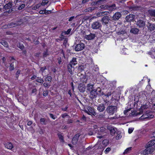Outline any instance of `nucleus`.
Wrapping results in <instances>:
<instances>
[{
	"label": "nucleus",
	"mask_w": 155,
	"mask_h": 155,
	"mask_svg": "<svg viewBox=\"0 0 155 155\" xmlns=\"http://www.w3.org/2000/svg\"><path fill=\"white\" fill-rule=\"evenodd\" d=\"M73 120L71 119H68L67 121V123L68 124H71L73 123Z\"/></svg>",
	"instance_id": "nucleus-54"
},
{
	"label": "nucleus",
	"mask_w": 155,
	"mask_h": 155,
	"mask_svg": "<svg viewBox=\"0 0 155 155\" xmlns=\"http://www.w3.org/2000/svg\"><path fill=\"white\" fill-rule=\"evenodd\" d=\"M134 15L130 14L126 16L125 19L126 21L127 22H130L134 19Z\"/></svg>",
	"instance_id": "nucleus-13"
},
{
	"label": "nucleus",
	"mask_w": 155,
	"mask_h": 155,
	"mask_svg": "<svg viewBox=\"0 0 155 155\" xmlns=\"http://www.w3.org/2000/svg\"><path fill=\"white\" fill-rule=\"evenodd\" d=\"M48 93V90H46L45 91H44L43 93V96L45 97L47 96Z\"/></svg>",
	"instance_id": "nucleus-43"
},
{
	"label": "nucleus",
	"mask_w": 155,
	"mask_h": 155,
	"mask_svg": "<svg viewBox=\"0 0 155 155\" xmlns=\"http://www.w3.org/2000/svg\"><path fill=\"white\" fill-rule=\"evenodd\" d=\"M84 45L81 43L75 46V50L76 51H80L83 50L84 48Z\"/></svg>",
	"instance_id": "nucleus-8"
},
{
	"label": "nucleus",
	"mask_w": 155,
	"mask_h": 155,
	"mask_svg": "<svg viewBox=\"0 0 155 155\" xmlns=\"http://www.w3.org/2000/svg\"><path fill=\"white\" fill-rule=\"evenodd\" d=\"M47 52L46 51H45L44 52L43 55L44 57H46L47 55Z\"/></svg>",
	"instance_id": "nucleus-64"
},
{
	"label": "nucleus",
	"mask_w": 155,
	"mask_h": 155,
	"mask_svg": "<svg viewBox=\"0 0 155 155\" xmlns=\"http://www.w3.org/2000/svg\"><path fill=\"white\" fill-rule=\"evenodd\" d=\"M37 78V76L35 75H34L31 78V79L32 80H34L36 79Z\"/></svg>",
	"instance_id": "nucleus-58"
},
{
	"label": "nucleus",
	"mask_w": 155,
	"mask_h": 155,
	"mask_svg": "<svg viewBox=\"0 0 155 155\" xmlns=\"http://www.w3.org/2000/svg\"><path fill=\"white\" fill-rule=\"evenodd\" d=\"M68 115L67 114H66V113H65V114H62L61 115V117L63 118H64L66 116H68Z\"/></svg>",
	"instance_id": "nucleus-60"
},
{
	"label": "nucleus",
	"mask_w": 155,
	"mask_h": 155,
	"mask_svg": "<svg viewBox=\"0 0 155 155\" xmlns=\"http://www.w3.org/2000/svg\"><path fill=\"white\" fill-rule=\"evenodd\" d=\"M58 64H61V63L62 62V60L61 58V57H59V58H58Z\"/></svg>",
	"instance_id": "nucleus-47"
},
{
	"label": "nucleus",
	"mask_w": 155,
	"mask_h": 155,
	"mask_svg": "<svg viewBox=\"0 0 155 155\" xmlns=\"http://www.w3.org/2000/svg\"><path fill=\"white\" fill-rule=\"evenodd\" d=\"M121 16V14L120 12H117L114 14L112 17V19L114 21L118 20Z\"/></svg>",
	"instance_id": "nucleus-10"
},
{
	"label": "nucleus",
	"mask_w": 155,
	"mask_h": 155,
	"mask_svg": "<svg viewBox=\"0 0 155 155\" xmlns=\"http://www.w3.org/2000/svg\"><path fill=\"white\" fill-rule=\"evenodd\" d=\"M43 85L45 87L48 88V85L47 83H45L43 84Z\"/></svg>",
	"instance_id": "nucleus-53"
},
{
	"label": "nucleus",
	"mask_w": 155,
	"mask_h": 155,
	"mask_svg": "<svg viewBox=\"0 0 155 155\" xmlns=\"http://www.w3.org/2000/svg\"><path fill=\"white\" fill-rule=\"evenodd\" d=\"M131 150V147H129V148H127L126 149L124 152L123 153V154H126L127 153H128Z\"/></svg>",
	"instance_id": "nucleus-35"
},
{
	"label": "nucleus",
	"mask_w": 155,
	"mask_h": 155,
	"mask_svg": "<svg viewBox=\"0 0 155 155\" xmlns=\"http://www.w3.org/2000/svg\"><path fill=\"white\" fill-rule=\"evenodd\" d=\"M104 102L105 105H109L107 108L106 110L107 113L109 115H112L114 113L117 112V108L116 106L110 105V102L107 100L105 101Z\"/></svg>",
	"instance_id": "nucleus-2"
},
{
	"label": "nucleus",
	"mask_w": 155,
	"mask_h": 155,
	"mask_svg": "<svg viewBox=\"0 0 155 155\" xmlns=\"http://www.w3.org/2000/svg\"><path fill=\"white\" fill-rule=\"evenodd\" d=\"M17 46L18 47L21 49H23L24 48L23 45L22 44H21L20 43H18V44Z\"/></svg>",
	"instance_id": "nucleus-39"
},
{
	"label": "nucleus",
	"mask_w": 155,
	"mask_h": 155,
	"mask_svg": "<svg viewBox=\"0 0 155 155\" xmlns=\"http://www.w3.org/2000/svg\"><path fill=\"white\" fill-rule=\"evenodd\" d=\"M102 144L104 146H106L108 144V141L107 140H104L102 141Z\"/></svg>",
	"instance_id": "nucleus-32"
},
{
	"label": "nucleus",
	"mask_w": 155,
	"mask_h": 155,
	"mask_svg": "<svg viewBox=\"0 0 155 155\" xmlns=\"http://www.w3.org/2000/svg\"><path fill=\"white\" fill-rule=\"evenodd\" d=\"M144 113L140 118V120H144L147 119L152 118L154 117V115L152 114V113L150 110H147L146 111H143Z\"/></svg>",
	"instance_id": "nucleus-3"
},
{
	"label": "nucleus",
	"mask_w": 155,
	"mask_h": 155,
	"mask_svg": "<svg viewBox=\"0 0 155 155\" xmlns=\"http://www.w3.org/2000/svg\"><path fill=\"white\" fill-rule=\"evenodd\" d=\"M46 69V66H44V67H41V68L40 71H41L42 72H43Z\"/></svg>",
	"instance_id": "nucleus-48"
},
{
	"label": "nucleus",
	"mask_w": 155,
	"mask_h": 155,
	"mask_svg": "<svg viewBox=\"0 0 155 155\" xmlns=\"http://www.w3.org/2000/svg\"><path fill=\"white\" fill-rule=\"evenodd\" d=\"M89 1V0H83L82 2V4H84L86 2H88Z\"/></svg>",
	"instance_id": "nucleus-63"
},
{
	"label": "nucleus",
	"mask_w": 155,
	"mask_h": 155,
	"mask_svg": "<svg viewBox=\"0 0 155 155\" xmlns=\"http://www.w3.org/2000/svg\"><path fill=\"white\" fill-rule=\"evenodd\" d=\"M52 79V78L51 76H47L45 79L46 81H50L51 82Z\"/></svg>",
	"instance_id": "nucleus-40"
},
{
	"label": "nucleus",
	"mask_w": 155,
	"mask_h": 155,
	"mask_svg": "<svg viewBox=\"0 0 155 155\" xmlns=\"http://www.w3.org/2000/svg\"><path fill=\"white\" fill-rule=\"evenodd\" d=\"M49 115L50 117L52 118L54 120H55L56 119V117L54 116L53 114H49Z\"/></svg>",
	"instance_id": "nucleus-50"
},
{
	"label": "nucleus",
	"mask_w": 155,
	"mask_h": 155,
	"mask_svg": "<svg viewBox=\"0 0 155 155\" xmlns=\"http://www.w3.org/2000/svg\"><path fill=\"white\" fill-rule=\"evenodd\" d=\"M155 140L149 141L147 145L146 149L142 151V153L143 155L152 154L155 150Z\"/></svg>",
	"instance_id": "nucleus-1"
},
{
	"label": "nucleus",
	"mask_w": 155,
	"mask_h": 155,
	"mask_svg": "<svg viewBox=\"0 0 155 155\" xmlns=\"http://www.w3.org/2000/svg\"><path fill=\"white\" fill-rule=\"evenodd\" d=\"M78 89L81 92H84L85 91L86 89V87L85 85H80L78 87Z\"/></svg>",
	"instance_id": "nucleus-22"
},
{
	"label": "nucleus",
	"mask_w": 155,
	"mask_h": 155,
	"mask_svg": "<svg viewBox=\"0 0 155 155\" xmlns=\"http://www.w3.org/2000/svg\"><path fill=\"white\" fill-rule=\"evenodd\" d=\"M110 147H108L104 151V152L105 153L107 154L109 153V152L110 151Z\"/></svg>",
	"instance_id": "nucleus-45"
},
{
	"label": "nucleus",
	"mask_w": 155,
	"mask_h": 155,
	"mask_svg": "<svg viewBox=\"0 0 155 155\" xmlns=\"http://www.w3.org/2000/svg\"><path fill=\"white\" fill-rule=\"evenodd\" d=\"M93 7L88 8L84 10L85 12H91L94 10Z\"/></svg>",
	"instance_id": "nucleus-37"
},
{
	"label": "nucleus",
	"mask_w": 155,
	"mask_h": 155,
	"mask_svg": "<svg viewBox=\"0 0 155 155\" xmlns=\"http://www.w3.org/2000/svg\"><path fill=\"white\" fill-rule=\"evenodd\" d=\"M109 13V12L105 11L98 12L97 13V17H101L108 15Z\"/></svg>",
	"instance_id": "nucleus-19"
},
{
	"label": "nucleus",
	"mask_w": 155,
	"mask_h": 155,
	"mask_svg": "<svg viewBox=\"0 0 155 155\" xmlns=\"http://www.w3.org/2000/svg\"><path fill=\"white\" fill-rule=\"evenodd\" d=\"M14 69V67L13 64V62L11 63L9 69L10 71H12Z\"/></svg>",
	"instance_id": "nucleus-42"
},
{
	"label": "nucleus",
	"mask_w": 155,
	"mask_h": 155,
	"mask_svg": "<svg viewBox=\"0 0 155 155\" xmlns=\"http://www.w3.org/2000/svg\"><path fill=\"white\" fill-rule=\"evenodd\" d=\"M2 45H4L5 47H8V45L7 42L5 41L4 40L0 42Z\"/></svg>",
	"instance_id": "nucleus-34"
},
{
	"label": "nucleus",
	"mask_w": 155,
	"mask_h": 155,
	"mask_svg": "<svg viewBox=\"0 0 155 155\" xmlns=\"http://www.w3.org/2000/svg\"><path fill=\"white\" fill-rule=\"evenodd\" d=\"M143 108V107H142L141 109L139 111H134L132 112L131 114V115L134 116H136L143 114V111L142 109Z\"/></svg>",
	"instance_id": "nucleus-11"
},
{
	"label": "nucleus",
	"mask_w": 155,
	"mask_h": 155,
	"mask_svg": "<svg viewBox=\"0 0 155 155\" xmlns=\"http://www.w3.org/2000/svg\"><path fill=\"white\" fill-rule=\"evenodd\" d=\"M41 4H38L37 5H36L35 6H34L32 8V9L33 10H36L38 8H40L41 6Z\"/></svg>",
	"instance_id": "nucleus-38"
},
{
	"label": "nucleus",
	"mask_w": 155,
	"mask_h": 155,
	"mask_svg": "<svg viewBox=\"0 0 155 155\" xmlns=\"http://www.w3.org/2000/svg\"><path fill=\"white\" fill-rule=\"evenodd\" d=\"M84 111L89 115L95 116L96 115L94 108L90 106H87L85 108Z\"/></svg>",
	"instance_id": "nucleus-4"
},
{
	"label": "nucleus",
	"mask_w": 155,
	"mask_h": 155,
	"mask_svg": "<svg viewBox=\"0 0 155 155\" xmlns=\"http://www.w3.org/2000/svg\"><path fill=\"white\" fill-rule=\"evenodd\" d=\"M83 66H79L78 67V69L80 70L81 71L83 70Z\"/></svg>",
	"instance_id": "nucleus-57"
},
{
	"label": "nucleus",
	"mask_w": 155,
	"mask_h": 155,
	"mask_svg": "<svg viewBox=\"0 0 155 155\" xmlns=\"http://www.w3.org/2000/svg\"><path fill=\"white\" fill-rule=\"evenodd\" d=\"M5 147L8 149H11L13 147V146L12 144L11 143H7L5 144Z\"/></svg>",
	"instance_id": "nucleus-26"
},
{
	"label": "nucleus",
	"mask_w": 155,
	"mask_h": 155,
	"mask_svg": "<svg viewBox=\"0 0 155 155\" xmlns=\"http://www.w3.org/2000/svg\"><path fill=\"white\" fill-rule=\"evenodd\" d=\"M100 130L101 132H104L105 131L106 129L104 127H101L100 128Z\"/></svg>",
	"instance_id": "nucleus-44"
},
{
	"label": "nucleus",
	"mask_w": 155,
	"mask_h": 155,
	"mask_svg": "<svg viewBox=\"0 0 155 155\" xmlns=\"http://www.w3.org/2000/svg\"><path fill=\"white\" fill-rule=\"evenodd\" d=\"M45 120V119L44 118H41L40 119V121L42 124L45 125L46 124Z\"/></svg>",
	"instance_id": "nucleus-41"
},
{
	"label": "nucleus",
	"mask_w": 155,
	"mask_h": 155,
	"mask_svg": "<svg viewBox=\"0 0 155 155\" xmlns=\"http://www.w3.org/2000/svg\"><path fill=\"white\" fill-rule=\"evenodd\" d=\"M129 10L131 11H137L139 9V8L137 6H132L129 7Z\"/></svg>",
	"instance_id": "nucleus-28"
},
{
	"label": "nucleus",
	"mask_w": 155,
	"mask_h": 155,
	"mask_svg": "<svg viewBox=\"0 0 155 155\" xmlns=\"http://www.w3.org/2000/svg\"><path fill=\"white\" fill-rule=\"evenodd\" d=\"M118 35H123L126 33V32L124 30H122L117 32Z\"/></svg>",
	"instance_id": "nucleus-36"
},
{
	"label": "nucleus",
	"mask_w": 155,
	"mask_h": 155,
	"mask_svg": "<svg viewBox=\"0 0 155 155\" xmlns=\"http://www.w3.org/2000/svg\"><path fill=\"white\" fill-rule=\"evenodd\" d=\"M58 135L61 142H64V138L63 136L61 134H58Z\"/></svg>",
	"instance_id": "nucleus-31"
},
{
	"label": "nucleus",
	"mask_w": 155,
	"mask_h": 155,
	"mask_svg": "<svg viewBox=\"0 0 155 155\" xmlns=\"http://www.w3.org/2000/svg\"><path fill=\"white\" fill-rule=\"evenodd\" d=\"M147 28L150 31L154 30L155 29V24L149 22L148 23Z\"/></svg>",
	"instance_id": "nucleus-18"
},
{
	"label": "nucleus",
	"mask_w": 155,
	"mask_h": 155,
	"mask_svg": "<svg viewBox=\"0 0 155 155\" xmlns=\"http://www.w3.org/2000/svg\"><path fill=\"white\" fill-rule=\"evenodd\" d=\"M45 12H46V9H44L42 10H41L39 11V13L41 14H45Z\"/></svg>",
	"instance_id": "nucleus-52"
},
{
	"label": "nucleus",
	"mask_w": 155,
	"mask_h": 155,
	"mask_svg": "<svg viewBox=\"0 0 155 155\" xmlns=\"http://www.w3.org/2000/svg\"><path fill=\"white\" fill-rule=\"evenodd\" d=\"M32 124V122L31 121H29L27 123V125L28 126H30Z\"/></svg>",
	"instance_id": "nucleus-61"
},
{
	"label": "nucleus",
	"mask_w": 155,
	"mask_h": 155,
	"mask_svg": "<svg viewBox=\"0 0 155 155\" xmlns=\"http://www.w3.org/2000/svg\"><path fill=\"white\" fill-rule=\"evenodd\" d=\"M94 84H91L90 83L87 84L86 86V89L87 91L90 92L94 90Z\"/></svg>",
	"instance_id": "nucleus-16"
},
{
	"label": "nucleus",
	"mask_w": 155,
	"mask_h": 155,
	"mask_svg": "<svg viewBox=\"0 0 155 155\" xmlns=\"http://www.w3.org/2000/svg\"><path fill=\"white\" fill-rule=\"evenodd\" d=\"M136 24L139 28H143L145 26V22L141 20H138Z\"/></svg>",
	"instance_id": "nucleus-9"
},
{
	"label": "nucleus",
	"mask_w": 155,
	"mask_h": 155,
	"mask_svg": "<svg viewBox=\"0 0 155 155\" xmlns=\"http://www.w3.org/2000/svg\"><path fill=\"white\" fill-rule=\"evenodd\" d=\"M80 136V133L75 135L72 139V143L74 144H75L77 142L78 139Z\"/></svg>",
	"instance_id": "nucleus-12"
},
{
	"label": "nucleus",
	"mask_w": 155,
	"mask_h": 155,
	"mask_svg": "<svg viewBox=\"0 0 155 155\" xmlns=\"http://www.w3.org/2000/svg\"><path fill=\"white\" fill-rule=\"evenodd\" d=\"M71 29L69 28L65 32V34L66 35H68L70 34V31H71Z\"/></svg>",
	"instance_id": "nucleus-51"
},
{
	"label": "nucleus",
	"mask_w": 155,
	"mask_h": 155,
	"mask_svg": "<svg viewBox=\"0 0 155 155\" xmlns=\"http://www.w3.org/2000/svg\"><path fill=\"white\" fill-rule=\"evenodd\" d=\"M51 12V10H48L47 11L46 10V12H45V14L46 15H47L48 14H49Z\"/></svg>",
	"instance_id": "nucleus-56"
},
{
	"label": "nucleus",
	"mask_w": 155,
	"mask_h": 155,
	"mask_svg": "<svg viewBox=\"0 0 155 155\" xmlns=\"http://www.w3.org/2000/svg\"><path fill=\"white\" fill-rule=\"evenodd\" d=\"M148 12L151 16L155 17V9L149 10Z\"/></svg>",
	"instance_id": "nucleus-29"
},
{
	"label": "nucleus",
	"mask_w": 155,
	"mask_h": 155,
	"mask_svg": "<svg viewBox=\"0 0 155 155\" xmlns=\"http://www.w3.org/2000/svg\"><path fill=\"white\" fill-rule=\"evenodd\" d=\"M87 78L85 77L84 79V80H83V82H84L85 83H87Z\"/></svg>",
	"instance_id": "nucleus-62"
},
{
	"label": "nucleus",
	"mask_w": 155,
	"mask_h": 155,
	"mask_svg": "<svg viewBox=\"0 0 155 155\" xmlns=\"http://www.w3.org/2000/svg\"><path fill=\"white\" fill-rule=\"evenodd\" d=\"M36 81L38 83L42 84L44 82V80L42 79L39 78V77H37Z\"/></svg>",
	"instance_id": "nucleus-33"
},
{
	"label": "nucleus",
	"mask_w": 155,
	"mask_h": 155,
	"mask_svg": "<svg viewBox=\"0 0 155 155\" xmlns=\"http://www.w3.org/2000/svg\"><path fill=\"white\" fill-rule=\"evenodd\" d=\"M96 37L95 35L94 34L90 33L89 35H86L85 36V38L87 40H92Z\"/></svg>",
	"instance_id": "nucleus-14"
},
{
	"label": "nucleus",
	"mask_w": 155,
	"mask_h": 155,
	"mask_svg": "<svg viewBox=\"0 0 155 155\" xmlns=\"http://www.w3.org/2000/svg\"><path fill=\"white\" fill-rule=\"evenodd\" d=\"M93 147H89L86 148L85 150V151L86 153H88V154H93L94 152L93 151L94 150Z\"/></svg>",
	"instance_id": "nucleus-21"
},
{
	"label": "nucleus",
	"mask_w": 155,
	"mask_h": 155,
	"mask_svg": "<svg viewBox=\"0 0 155 155\" xmlns=\"http://www.w3.org/2000/svg\"><path fill=\"white\" fill-rule=\"evenodd\" d=\"M90 92V97L91 99H93L96 97L98 93L95 90H94Z\"/></svg>",
	"instance_id": "nucleus-17"
},
{
	"label": "nucleus",
	"mask_w": 155,
	"mask_h": 155,
	"mask_svg": "<svg viewBox=\"0 0 155 155\" xmlns=\"http://www.w3.org/2000/svg\"><path fill=\"white\" fill-rule=\"evenodd\" d=\"M105 107L103 104H99L97 107V110L100 112H102L105 110Z\"/></svg>",
	"instance_id": "nucleus-20"
},
{
	"label": "nucleus",
	"mask_w": 155,
	"mask_h": 155,
	"mask_svg": "<svg viewBox=\"0 0 155 155\" xmlns=\"http://www.w3.org/2000/svg\"><path fill=\"white\" fill-rule=\"evenodd\" d=\"M110 21V19L108 16H104L101 20V21L102 22L103 24L105 25L108 24Z\"/></svg>",
	"instance_id": "nucleus-6"
},
{
	"label": "nucleus",
	"mask_w": 155,
	"mask_h": 155,
	"mask_svg": "<svg viewBox=\"0 0 155 155\" xmlns=\"http://www.w3.org/2000/svg\"><path fill=\"white\" fill-rule=\"evenodd\" d=\"M22 23L21 20H20L18 21L14 22H12L9 24L8 26L9 28L17 26H19Z\"/></svg>",
	"instance_id": "nucleus-7"
},
{
	"label": "nucleus",
	"mask_w": 155,
	"mask_h": 155,
	"mask_svg": "<svg viewBox=\"0 0 155 155\" xmlns=\"http://www.w3.org/2000/svg\"><path fill=\"white\" fill-rule=\"evenodd\" d=\"M130 31L133 34H137L139 31V30L137 28H133L131 29Z\"/></svg>",
	"instance_id": "nucleus-25"
},
{
	"label": "nucleus",
	"mask_w": 155,
	"mask_h": 155,
	"mask_svg": "<svg viewBox=\"0 0 155 155\" xmlns=\"http://www.w3.org/2000/svg\"><path fill=\"white\" fill-rule=\"evenodd\" d=\"M12 6V3L11 2H10L5 5L4 6V8L6 9H9L11 8Z\"/></svg>",
	"instance_id": "nucleus-27"
},
{
	"label": "nucleus",
	"mask_w": 155,
	"mask_h": 155,
	"mask_svg": "<svg viewBox=\"0 0 155 155\" xmlns=\"http://www.w3.org/2000/svg\"><path fill=\"white\" fill-rule=\"evenodd\" d=\"M48 0H43L41 4V5L45 6L47 5L48 2Z\"/></svg>",
	"instance_id": "nucleus-30"
},
{
	"label": "nucleus",
	"mask_w": 155,
	"mask_h": 155,
	"mask_svg": "<svg viewBox=\"0 0 155 155\" xmlns=\"http://www.w3.org/2000/svg\"><path fill=\"white\" fill-rule=\"evenodd\" d=\"M101 26V23L98 21L94 22L91 25V28L94 29H99Z\"/></svg>",
	"instance_id": "nucleus-5"
},
{
	"label": "nucleus",
	"mask_w": 155,
	"mask_h": 155,
	"mask_svg": "<svg viewBox=\"0 0 155 155\" xmlns=\"http://www.w3.org/2000/svg\"><path fill=\"white\" fill-rule=\"evenodd\" d=\"M134 130V128H129L128 129V133L129 134H131V133H132V132Z\"/></svg>",
	"instance_id": "nucleus-49"
},
{
	"label": "nucleus",
	"mask_w": 155,
	"mask_h": 155,
	"mask_svg": "<svg viewBox=\"0 0 155 155\" xmlns=\"http://www.w3.org/2000/svg\"><path fill=\"white\" fill-rule=\"evenodd\" d=\"M37 91V90L36 88L33 89L31 93L32 94L35 93V94H36Z\"/></svg>",
	"instance_id": "nucleus-55"
},
{
	"label": "nucleus",
	"mask_w": 155,
	"mask_h": 155,
	"mask_svg": "<svg viewBox=\"0 0 155 155\" xmlns=\"http://www.w3.org/2000/svg\"><path fill=\"white\" fill-rule=\"evenodd\" d=\"M77 58H73L72 60L70 61L69 64L71 65H75L77 64L78 62L76 61Z\"/></svg>",
	"instance_id": "nucleus-23"
},
{
	"label": "nucleus",
	"mask_w": 155,
	"mask_h": 155,
	"mask_svg": "<svg viewBox=\"0 0 155 155\" xmlns=\"http://www.w3.org/2000/svg\"><path fill=\"white\" fill-rule=\"evenodd\" d=\"M68 108V107L66 106L65 107L62 108V110L64 111H66Z\"/></svg>",
	"instance_id": "nucleus-59"
},
{
	"label": "nucleus",
	"mask_w": 155,
	"mask_h": 155,
	"mask_svg": "<svg viewBox=\"0 0 155 155\" xmlns=\"http://www.w3.org/2000/svg\"><path fill=\"white\" fill-rule=\"evenodd\" d=\"M107 128L110 130V134L112 136L114 135L116 132L115 129L114 128L110 126H108Z\"/></svg>",
	"instance_id": "nucleus-24"
},
{
	"label": "nucleus",
	"mask_w": 155,
	"mask_h": 155,
	"mask_svg": "<svg viewBox=\"0 0 155 155\" xmlns=\"http://www.w3.org/2000/svg\"><path fill=\"white\" fill-rule=\"evenodd\" d=\"M67 68L68 71L72 75L74 74V68L72 67V66L68 64L67 66Z\"/></svg>",
	"instance_id": "nucleus-15"
},
{
	"label": "nucleus",
	"mask_w": 155,
	"mask_h": 155,
	"mask_svg": "<svg viewBox=\"0 0 155 155\" xmlns=\"http://www.w3.org/2000/svg\"><path fill=\"white\" fill-rule=\"evenodd\" d=\"M25 6V5L24 4H22L21 5L19 6V7H18V9L20 10L23 9L24 8Z\"/></svg>",
	"instance_id": "nucleus-46"
}]
</instances>
